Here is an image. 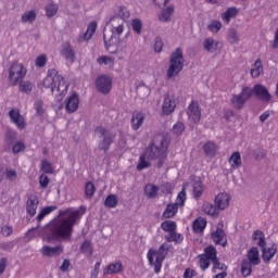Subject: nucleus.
<instances>
[{
  "label": "nucleus",
  "mask_w": 278,
  "mask_h": 278,
  "mask_svg": "<svg viewBox=\"0 0 278 278\" xmlns=\"http://www.w3.org/2000/svg\"><path fill=\"white\" fill-rule=\"evenodd\" d=\"M86 210L80 207L78 210L67 208L60 211L59 216L52 219L46 228H31L28 230V238L41 237L43 242L51 244L55 240H68L73 237V227L81 216H84Z\"/></svg>",
  "instance_id": "f257e3e1"
},
{
  "label": "nucleus",
  "mask_w": 278,
  "mask_h": 278,
  "mask_svg": "<svg viewBox=\"0 0 278 278\" xmlns=\"http://www.w3.org/2000/svg\"><path fill=\"white\" fill-rule=\"evenodd\" d=\"M166 151H168V144L162 140L160 147L152 144L148 147L144 152L139 156V163L137 170H144L151 168V160H159V168L164 166V160H166Z\"/></svg>",
  "instance_id": "f03ea898"
},
{
  "label": "nucleus",
  "mask_w": 278,
  "mask_h": 278,
  "mask_svg": "<svg viewBox=\"0 0 278 278\" xmlns=\"http://www.w3.org/2000/svg\"><path fill=\"white\" fill-rule=\"evenodd\" d=\"M43 88H50L58 103H62L66 92H68V84L64 81V77L59 75L58 70H49L46 78L42 80Z\"/></svg>",
  "instance_id": "7ed1b4c3"
},
{
  "label": "nucleus",
  "mask_w": 278,
  "mask_h": 278,
  "mask_svg": "<svg viewBox=\"0 0 278 278\" xmlns=\"http://www.w3.org/2000/svg\"><path fill=\"white\" fill-rule=\"evenodd\" d=\"M108 25L111 26V37L108 36V33H103V40L105 45L106 51L109 53H116L115 51H112V47L116 45L114 41V36H122L123 31H125V21L119 18L118 16H113L108 22Z\"/></svg>",
  "instance_id": "20e7f679"
},
{
  "label": "nucleus",
  "mask_w": 278,
  "mask_h": 278,
  "mask_svg": "<svg viewBox=\"0 0 278 278\" xmlns=\"http://www.w3.org/2000/svg\"><path fill=\"white\" fill-rule=\"evenodd\" d=\"M184 50L181 48H177L170 55L169 65L166 71V78L173 79V77H177L181 71H184Z\"/></svg>",
  "instance_id": "39448f33"
},
{
  "label": "nucleus",
  "mask_w": 278,
  "mask_h": 278,
  "mask_svg": "<svg viewBox=\"0 0 278 278\" xmlns=\"http://www.w3.org/2000/svg\"><path fill=\"white\" fill-rule=\"evenodd\" d=\"M168 253V247L162 244L159 250H150L148 252V262L154 267V271L157 274L162 270V264Z\"/></svg>",
  "instance_id": "423d86ee"
},
{
  "label": "nucleus",
  "mask_w": 278,
  "mask_h": 278,
  "mask_svg": "<svg viewBox=\"0 0 278 278\" xmlns=\"http://www.w3.org/2000/svg\"><path fill=\"white\" fill-rule=\"evenodd\" d=\"M27 75V68L23 63H12L9 68V81L11 86H16L20 81H23Z\"/></svg>",
  "instance_id": "0eeeda50"
},
{
  "label": "nucleus",
  "mask_w": 278,
  "mask_h": 278,
  "mask_svg": "<svg viewBox=\"0 0 278 278\" xmlns=\"http://www.w3.org/2000/svg\"><path fill=\"white\" fill-rule=\"evenodd\" d=\"M186 189H182L178 193L176 202L166 206L165 211L163 212V218H173V216L179 212V207H184V205H186Z\"/></svg>",
  "instance_id": "6e6552de"
},
{
  "label": "nucleus",
  "mask_w": 278,
  "mask_h": 278,
  "mask_svg": "<svg viewBox=\"0 0 278 278\" xmlns=\"http://www.w3.org/2000/svg\"><path fill=\"white\" fill-rule=\"evenodd\" d=\"M253 96V89L244 87L240 94L232 96L231 104L235 110H242L244 103H247Z\"/></svg>",
  "instance_id": "1a4fd4ad"
},
{
  "label": "nucleus",
  "mask_w": 278,
  "mask_h": 278,
  "mask_svg": "<svg viewBox=\"0 0 278 278\" xmlns=\"http://www.w3.org/2000/svg\"><path fill=\"white\" fill-rule=\"evenodd\" d=\"M96 136H100L103 140L99 143V149L102 151H108L110 149V144H112V135L103 126H99L96 128Z\"/></svg>",
  "instance_id": "9d476101"
},
{
  "label": "nucleus",
  "mask_w": 278,
  "mask_h": 278,
  "mask_svg": "<svg viewBox=\"0 0 278 278\" xmlns=\"http://www.w3.org/2000/svg\"><path fill=\"white\" fill-rule=\"evenodd\" d=\"M96 88L102 94H109L110 90H112V78L108 75H101L96 80Z\"/></svg>",
  "instance_id": "9b49d317"
},
{
  "label": "nucleus",
  "mask_w": 278,
  "mask_h": 278,
  "mask_svg": "<svg viewBox=\"0 0 278 278\" xmlns=\"http://www.w3.org/2000/svg\"><path fill=\"white\" fill-rule=\"evenodd\" d=\"M40 253L42 257H60L62 253H64V245H55V247H50V245H42L40 249Z\"/></svg>",
  "instance_id": "f8f14e48"
},
{
  "label": "nucleus",
  "mask_w": 278,
  "mask_h": 278,
  "mask_svg": "<svg viewBox=\"0 0 278 278\" xmlns=\"http://www.w3.org/2000/svg\"><path fill=\"white\" fill-rule=\"evenodd\" d=\"M187 115L191 123H199L201 121V106H199L198 101H191L187 109Z\"/></svg>",
  "instance_id": "ddd939ff"
},
{
  "label": "nucleus",
  "mask_w": 278,
  "mask_h": 278,
  "mask_svg": "<svg viewBox=\"0 0 278 278\" xmlns=\"http://www.w3.org/2000/svg\"><path fill=\"white\" fill-rule=\"evenodd\" d=\"M215 207L217 210H227L229 203H231V195L227 192H219L214 199Z\"/></svg>",
  "instance_id": "4468645a"
},
{
  "label": "nucleus",
  "mask_w": 278,
  "mask_h": 278,
  "mask_svg": "<svg viewBox=\"0 0 278 278\" xmlns=\"http://www.w3.org/2000/svg\"><path fill=\"white\" fill-rule=\"evenodd\" d=\"M173 14H175V4H167L157 14V18L161 23H170Z\"/></svg>",
  "instance_id": "2eb2a0df"
},
{
  "label": "nucleus",
  "mask_w": 278,
  "mask_h": 278,
  "mask_svg": "<svg viewBox=\"0 0 278 278\" xmlns=\"http://www.w3.org/2000/svg\"><path fill=\"white\" fill-rule=\"evenodd\" d=\"M78 109L79 96L77 93H73L65 100V110L68 114H73L74 112H77Z\"/></svg>",
  "instance_id": "dca6fc26"
},
{
  "label": "nucleus",
  "mask_w": 278,
  "mask_h": 278,
  "mask_svg": "<svg viewBox=\"0 0 278 278\" xmlns=\"http://www.w3.org/2000/svg\"><path fill=\"white\" fill-rule=\"evenodd\" d=\"M97 31V22H91L88 26L86 31H83L78 35V42H88L94 36Z\"/></svg>",
  "instance_id": "f3484780"
},
{
  "label": "nucleus",
  "mask_w": 278,
  "mask_h": 278,
  "mask_svg": "<svg viewBox=\"0 0 278 278\" xmlns=\"http://www.w3.org/2000/svg\"><path fill=\"white\" fill-rule=\"evenodd\" d=\"M175 108H177V103L175 102V98L172 96H166L164 98L162 104V112L165 116H168L175 112Z\"/></svg>",
  "instance_id": "a211bd4d"
},
{
  "label": "nucleus",
  "mask_w": 278,
  "mask_h": 278,
  "mask_svg": "<svg viewBox=\"0 0 278 278\" xmlns=\"http://www.w3.org/2000/svg\"><path fill=\"white\" fill-rule=\"evenodd\" d=\"M223 45L220 41H216L214 38L208 37L203 41V48L208 53H216V51H220Z\"/></svg>",
  "instance_id": "6ab92c4d"
},
{
  "label": "nucleus",
  "mask_w": 278,
  "mask_h": 278,
  "mask_svg": "<svg viewBox=\"0 0 278 278\" xmlns=\"http://www.w3.org/2000/svg\"><path fill=\"white\" fill-rule=\"evenodd\" d=\"M9 116L11 118V122L15 124L17 129H25V117L21 115V112L18 110L13 109L9 112Z\"/></svg>",
  "instance_id": "aec40b11"
},
{
  "label": "nucleus",
  "mask_w": 278,
  "mask_h": 278,
  "mask_svg": "<svg viewBox=\"0 0 278 278\" xmlns=\"http://www.w3.org/2000/svg\"><path fill=\"white\" fill-rule=\"evenodd\" d=\"M144 123V113L140 111H135L131 116L130 125L134 129V131H138L140 127H142V124Z\"/></svg>",
  "instance_id": "412c9836"
},
{
  "label": "nucleus",
  "mask_w": 278,
  "mask_h": 278,
  "mask_svg": "<svg viewBox=\"0 0 278 278\" xmlns=\"http://www.w3.org/2000/svg\"><path fill=\"white\" fill-rule=\"evenodd\" d=\"M38 198L36 195H30L26 202V212L29 216H36V212L39 205Z\"/></svg>",
  "instance_id": "4be33fe9"
},
{
  "label": "nucleus",
  "mask_w": 278,
  "mask_h": 278,
  "mask_svg": "<svg viewBox=\"0 0 278 278\" xmlns=\"http://www.w3.org/2000/svg\"><path fill=\"white\" fill-rule=\"evenodd\" d=\"M276 254H277V245L276 244H271L270 247H267V248L265 245L262 248L263 262H270V260H273Z\"/></svg>",
  "instance_id": "5701e85b"
},
{
  "label": "nucleus",
  "mask_w": 278,
  "mask_h": 278,
  "mask_svg": "<svg viewBox=\"0 0 278 278\" xmlns=\"http://www.w3.org/2000/svg\"><path fill=\"white\" fill-rule=\"evenodd\" d=\"M253 90L254 94L257 97V99H261V101H270V93L266 87L262 85H255Z\"/></svg>",
  "instance_id": "b1692460"
},
{
  "label": "nucleus",
  "mask_w": 278,
  "mask_h": 278,
  "mask_svg": "<svg viewBox=\"0 0 278 278\" xmlns=\"http://www.w3.org/2000/svg\"><path fill=\"white\" fill-rule=\"evenodd\" d=\"M252 266H258V264L262 262L260 258V250L257 248H251L248 252V260Z\"/></svg>",
  "instance_id": "393cba45"
},
{
  "label": "nucleus",
  "mask_w": 278,
  "mask_h": 278,
  "mask_svg": "<svg viewBox=\"0 0 278 278\" xmlns=\"http://www.w3.org/2000/svg\"><path fill=\"white\" fill-rule=\"evenodd\" d=\"M61 55L65 58L68 62H75V50H73V47L71 43H64L61 48Z\"/></svg>",
  "instance_id": "a878e982"
},
{
  "label": "nucleus",
  "mask_w": 278,
  "mask_h": 278,
  "mask_svg": "<svg viewBox=\"0 0 278 278\" xmlns=\"http://www.w3.org/2000/svg\"><path fill=\"white\" fill-rule=\"evenodd\" d=\"M212 239L215 244H220L225 247L227 244V237L225 236V231L223 229H217L212 233Z\"/></svg>",
  "instance_id": "bb28decb"
},
{
  "label": "nucleus",
  "mask_w": 278,
  "mask_h": 278,
  "mask_svg": "<svg viewBox=\"0 0 278 278\" xmlns=\"http://www.w3.org/2000/svg\"><path fill=\"white\" fill-rule=\"evenodd\" d=\"M228 162H229L230 168H232V170H238V168H240V166H242V156L240 155V152H233L230 155Z\"/></svg>",
  "instance_id": "cd10ccee"
},
{
  "label": "nucleus",
  "mask_w": 278,
  "mask_h": 278,
  "mask_svg": "<svg viewBox=\"0 0 278 278\" xmlns=\"http://www.w3.org/2000/svg\"><path fill=\"white\" fill-rule=\"evenodd\" d=\"M252 240L261 249H264V247H266V239H265L264 232H262V230L254 231L253 235H252Z\"/></svg>",
  "instance_id": "c85d7f7f"
},
{
  "label": "nucleus",
  "mask_w": 278,
  "mask_h": 278,
  "mask_svg": "<svg viewBox=\"0 0 278 278\" xmlns=\"http://www.w3.org/2000/svg\"><path fill=\"white\" fill-rule=\"evenodd\" d=\"M193 231L194 233H201L205 227H207V220H205V218L203 217H198L194 222H193Z\"/></svg>",
  "instance_id": "c756f323"
},
{
  "label": "nucleus",
  "mask_w": 278,
  "mask_h": 278,
  "mask_svg": "<svg viewBox=\"0 0 278 278\" xmlns=\"http://www.w3.org/2000/svg\"><path fill=\"white\" fill-rule=\"evenodd\" d=\"M40 172L43 173V175H53L55 168H53V164L49 162L48 160H42L40 162Z\"/></svg>",
  "instance_id": "7c9ffc66"
},
{
  "label": "nucleus",
  "mask_w": 278,
  "mask_h": 278,
  "mask_svg": "<svg viewBox=\"0 0 278 278\" xmlns=\"http://www.w3.org/2000/svg\"><path fill=\"white\" fill-rule=\"evenodd\" d=\"M202 210H203L204 214H207L208 216H218V207H216V205H214L210 202H205L202 205Z\"/></svg>",
  "instance_id": "2f4dec72"
},
{
  "label": "nucleus",
  "mask_w": 278,
  "mask_h": 278,
  "mask_svg": "<svg viewBox=\"0 0 278 278\" xmlns=\"http://www.w3.org/2000/svg\"><path fill=\"white\" fill-rule=\"evenodd\" d=\"M36 16H38L36 11H34V10L26 11L23 13L21 21H22V23H25V24L28 23L29 25H31V23H34V21H36Z\"/></svg>",
  "instance_id": "473e14b6"
},
{
  "label": "nucleus",
  "mask_w": 278,
  "mask_h": 278,
  "mask_svg": "<svg viewBox=\"0 0 278 278\" xmlns=\"http://www.w3.org/2000/svg\"><path fill=\"white\" fill-rule=\"evenodd\" d=\"M157 192H160V187L155 185L149 184L144 188V193L148 199H155V197H157Z\"/></svg>",
  "instance_id": "72a5a7b5"
},
{
  "label": "nucleus",
  "mask_w": 278,
  "mask_h": 278,
  "mask_svg": "<svg viewBox=\"0 0 278 278\" xmlns=\"http://www.w3.org/2000/svg\"><path fill=\"white\" fill-rule=\"evenodd\" d=\"M123 270V264L112 263L104 270V275H116Z\"/></svg>",
  "instance_id": "f704fd0d"
},
{
  "label": "nucleus",
  "mask_w": 278,
  "mask_h": 278,
  "mask_svg": "<svg viewBox=\"0 0 278 278\" xmlns=\"http://www.w3.org/2000/svg\"><path fill=\"white\" fill-rule=\"evenodd\" d=\"M206 28L211 31V34H218L220 29H223V23L218 20H212Z\"/></svg>",
  "instance_id": "c9c22d12"
},
{
  "label": "nucleus",
  "mask_w": 278,
  "mask_h": 278,
  "mask_svg": "<svg viewBox=\"0 0 278 278\" xmlns=\"http://www.w3.org/2000/svg\"><path fill=\"white\" fill-rule=\"evenodd\" d=\"M236 16H238V9L232 7L226 10L222 15V18L225 23H229V21H231V18H236Z\"/></svg>",
  "instance_id": "e433bc0d"
},
{
  "label": "nucleus",
  "mask_w": 278,
  "mask_h": 278,
  "mask_svg": "<svg viewBox=\"0 0 278 278\" xmlns=\"http://www.w3.org/2000/svg\"><path fill=\"white\" fill-rule=\"evenodd\" d=\"M264 72V67L262 66V61L256 60L251 68V75L254 78H257Z\"/></svg>",
  "instance_id": "4c0bfd02"
},
{
  "label": "nucleus",
  "mask_w": 278,
  "mask_h": 278,
  "mask_svg": "<svg viewBox=\"0 0 278 278\" xmlns=\"http://www.w3.org/2000/svg\"><path fill=\"white\" fill-rule=\"evenodd\" d=\"M55 210H58V206H55V205L46 206V207L41 208L40 213L37 216L38 223L43 220L45 216H49V214H51L52 212H55Z\"/></svg>",
  "instance_id": "58836bf2"
},
{
  "label": "nucleus",
  "mask_w": 278,
  "mask_h": 278,
  "mask_svg": "<svg viewBox=\"0 0 278 278\" xmlns=\"http://www.w3.org/2000/svg\"><path fill=\"white\" fill-rule=\"evenodd\" d=\"M228 42H230V45H238V42H240V34H238L236 28L228 30Z\"/></svg>",
  "instance_id": "ea45409f"
},
{
  "label": "nucleus",
  "mask_w": 278,
  "mask_h": 278,
  "mask_svg": "<svg viewBox=\"0 0 278 278\" xmlns=\"http://www.w3.org/2000/svg\"><path fill=\"white\" fill-rule=\"evenodd\" d=\"M161 229L167 233H173L177 229V224L173 220H165L161 224Z\"/></svg>",
  "instance_id": "a19ab883"
},
{
  "label": "nucleus",
  "mask_w": 278,
  "mask_h": 278,
  "mask_svg": "<svg viewBox=\"0 0 278 278\" xmlns=\"http://www.w3.org/2000/svg\"><path fill=\"white\" fill-rule=\"evenodd\" d=\"M218 147L213 141H208L204 144L203 150L206 155H216Z\"/></svg>",
  "instance_id": "79ce46f5"
},
{
  "label": "nucleus",
  "mask_w": 278,
  "mask_h": 278,
  "mask_svg": "<svg viewBox=\"0 0 278 278\" xmlns=\"http://www.w3.org/2000/svg\"><path fill=\"white\" fill-rule=\"evenodd\" d=\"M98 64L104 66H109V68H112L114 66V58L108 56V55H102L97 59Z\"/></svg>",
  "instance_id": "37998d69"
},
{
  "label": "nucleus",
  "mask_w": 278,
  "mask_h": 278,
  "mask_svg": "<svg viewBox=\"0 0 278 278\" xmlns=\"http://www.w3.org/2000/svg\"><path fill=\"white\" fill-rule=\"evenodd\" d=\"M198 257L201 270H207L210 268V264H212L211 258L203 254H200Z\"/></svg>",
  "instance_id": "c03bdc74"
},
{
  "label": "nucleus",
  "mask_w": 278,
  "mask_h": 278,
  "mask_svg": "<svg viewBox=\"0 0 278 278\" xmlns=\"http://www.w3.org/2000/svg\"><path fill=\"white\" fill-rule=\"evenodd\" d=\"M251 266H253V264H251L249 261L243 260L241 262V275H243V277H249L252 273V268Z\"/></svg>",
  "instance_id": "a18cd8bd"
},
{
  "label": "nucleus",
  "mask_w": 278,
  "mask_h": 278,
  "mask_svg": "<svg viewBox=\"0 0 278 278\" xmlns=\"http://www.w3.org/2000/svg\"><path fill=\"white\" fill-rule=\"evenodd\" d=\"M202 255H205L212 262H214L215 260H218V257H216V248L212 245L206 247Z\"/></svg>",
  "instance_id": "49530a36"
},
{
  "label": "nucleus",
  "mask_w": 278,
  "mask_h": 278,
  "mask_svg": "<svg viewBox=\"0 0 278 278\" xmlns=\"http://www.w3.org/2000/svg\"><path fill=\"white\" fill-rule=\"evenodd\" d=\"M46 14L49 18H51L52 16H55L58 14V4L50 1L46 5Z\"/></svg>",
  "instance_id": "de8ad7c7"
},
{
  "label": "nucleus",
  "mask_w": 278,
  "mask_h": 278,
  "mask_svg": "<svg viewBox=\"0 0 278 278\" xmlns=\"http://www.w3.org/2000/svg\"><path fill=\"white\" fill-rule=\"evenodd\" d=\"M165 239L167 242H182L184 241V235L177 233L174 231L169 232V235L165 236Z\"/></svg>",
  "instance_id": "09e8293b"
},
{
  "label": "nucleus",
  "mask_w": 278,
  "mask_h": 278,
  "mask_svg": "<svg viewBox=\"0 0 278 278\" xmlns=\"http://www.w3.org/2000/svg\"><path fill=\"white\" fill-rule=\"evenodd\" d=\"M34 89V84L29 80L22 81L20 84V92H25V94H29L31 90Z\"/></svg>",
  "instance_id": "8fccbe9b"
},
{
  "label": "nucleus",
  "mask_w": 278,
  "mask_h": 278,
  "mask_svg": "<svg viewBox=\"0 0 278 278\" xmlns=\"http://www.w3.org/2000/svg\"><path fill=\"white\" fill-rule=\"evenodd\" d=\"M115 14L122 21H125L126 18H129V16H130L129 10H127V8H125V7H117V9L115 10Z\"/></svg>",
  "instance_id": "3c124183"
},
{
  "label": "nucleus",
  "mask_w": 278,
  "mask_h": 278,
  "mask_svg": "<svg viewBox=\"0 0 278 278\" xmlns=\"http://www.w3.org/2000/svg\"><path fill=\"white\" fill-rule=\"evenodd\" d=\"M104 204L106 207L114 208V207H116V205H118V198L115 194H110L105 199Z\"/></svg>",
  "instance_id": "603ef678"
},
{
  "label": "nucleus",
  "mask_w": 278,
  "mask_h": 278,
  "mask_svg": "<svg viewBox=\"0 0 278 278\" xmlns=\"http://www.w3.org/2000/svg\"><path fill=\"white\" fill-rule=\"evenodd\" d=\"M48 60L47 54H40L35 59V66H37V68H45Z\"/></svg>",
  "instance_id": "864d4df0"
},
{
  "label": "nucleus",
  "mask_w": 278,
  "mask_h": 278,
  "mask_svg": "<svg viewBox=\"0 0 278 278\" xmlns=\"http://www.w3.org/2000/svg\"><path fill=\"white\" fill-rule=\"evenodd\" d=\"M217 270H222V273H227V265L219 263L218 258L213 261V273H218Z\"/></svg>",
  "instance_id": "5fc2aeb1"
},
{
  "label": "nucleus",
  "mask_w": 278,
  "mask_h": 278,
  "mask_svg": "<svg viewBox=\"0 0 278 278\" xmlns=\"http://www.w3.org/2000/svg\"><path fill=\"white\" fill-rule=\"evenodd\" d=\"M193 194H194L195 199H199V197H202V194H203V182L197 181L193 185Z\"/></svg>",
  "instance_id": "6e6d98bb"
},
{
  "label": "nucleus",
  "mask_w": 278,
  "mask_h": 278,
  "mask_svg": "<svg viewBox=\"0 0 278 278\" xmlns=\"http://www.w3.org/2000/svg\"><path fill=\"white\" fill-rule=\"evenodd\" d=\"M132 30L136 31L138 35L142 34V21L139 18H135L131 21Z\"/></svg>",
  "instance_id": "4d7b16f0"
},
{
  "label": "nucleus",
  "mask_w": 278,
  "mask_h": 278,
  "mask_svg": "<svg viewBox=\"0 0 278 278\" xmlns=\"http://www.w3.org/2000/svg\"><path fill=\"white\" fill-rule=\"evenodd\" d=\"M186 129V126L181 122H177L173 126V131L176 136H181L184 134V130Z\"/></svg>",
  "instance_id": "13d9d810"
},
{
  "label": "nucleus",
  "mask_w": 278,
  "mask_h": 278,
  "mask_svg": "<svg viewBox=\"0 0 278 278\" xmlns=\"http://www.w3.org/2000/svg\"><path fill=\"white\" fill-rule=\"evenodd\" d=\"M51 182V180L49 179V176L47 174H41L39 176V186L40 188H49V184Z\"/></svg>",
  "instance_id": "bf43d9fd"
},
{
  "label": "nucleus",
  "mask_w": 278,
  "mask_h": 278,
  "mask_svg": "<svg viewBox=\"0 0 278 278\" xmlns=\"http://www.w3.org/2000/svg\"><path fill=\"white\" fill-rule=\"evenodd\" d=\"M80 251H83V253H86V255H92V244L89 241H85L80 245Z\"/></svg>",
  "instance_id": "052dcab7"
},
{
  "label": "nucleus",
  "mask_w": 278,
  "mask_h": 278,
  "mask_svg": "<svg viewBox=\"0 0 278 278\" xmlns=\"http://www.w3.org/2000/svg\"><path fill=\"white\" fill-rule=\"evenodd\" d=\"M12 151L13 153H22V151H25V142L24 141H16L14 144H13V148H12Z\"/></svg>",
  "instance_id": "680f3d73"
},
{
  "label": "nucleus",
  "mask_w": 278,
  "mask_h": 278,
  "mask_svg": "<svg viewBox=\"0 0 278 278\" xmlns=\"http://www.w3.org/2000/svg\"><path fill=\"white\" fill-rule=\"evenodd\" d=\"M16 177H18V174H16V169H5V178L9 181H16Z\"/></svg>",
  "instance_id": "e2e57ef3"
},
{
  "label": "nucleus",
  "mask_w": 278,
  "mask_h": 278,
  "mask_svg": "<svg viewBox=\"0 0 278 278\" xmlns=\"http://www.w3.org/2000/svg\"><path fill=\"white\" fill-rule=\"evenodd\" d=\"M85 192L87 197H93L96 189H94V184L92 182H87L85 186Z\"/></svg>",
  "instance_id": "0e129e2a"
},
{
  "label": "nucleus",
  "mask_w": 278,
  "mask_h": 278,
  "mask_svg": "<svg viewBox=\"0 0 278 278\" xmlns=\"http://www.w3.org/2000/svg\"><path fill=\"white\" fill-rule=\"evenodd\" d=\"M162 49H164V43L162 42V38L156 37L154 39V51L156 53H161Z\"/></svg>",
  "instance_id": "69168bd1"
},
{
  "label": "nucleus",
  "mask_w": 278,
  "mask_h": 278,
  "mask_svg": "<svg viewBox=\"0 0 278 278\" xmlns=\"http://www.w3.org/2000/svg\"><path fill=\"white\" fill-rule=\"evenodd\" d=\"M161 192L163 194H170L173 192V185L165 182L161 186Z\"/></svg>",
  "instance_id": "338daca9"
},
{
  "label": "nucleus",
  "mask_w": 278,
  "mask_h": 278,
  "mask_svg": "<svg viewBox=\"0 0 278 278\" xmlns=\"http://www.w3.org/2000/svg\"><path fill=\"white\" fill-rule=\"evenodd\" d=\"M184 278H192V277H197V270H194L193 268H187L185 269L184 273Z\"/></svg>",
  "instance_id": "774afa93"
}]
</instances>
